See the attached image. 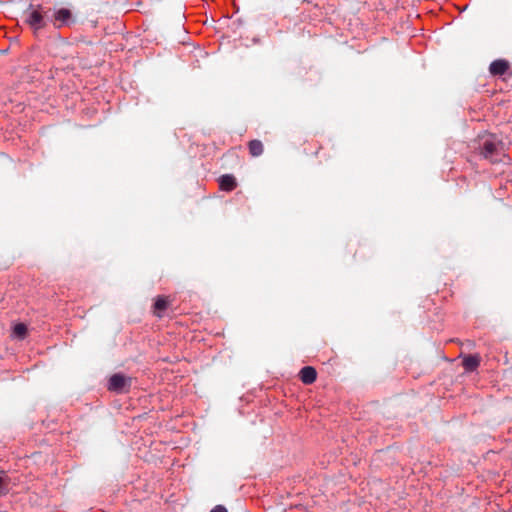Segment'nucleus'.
<instances>
[{
    "label": "nucleus",
    "instance_id": "nucleus-12",
    "mask_svg": "<svg viewBox=\"0 0 512 512\" xmlns=\"http://www.w3.org/2000/svg\"><path fill=\"white\" fill-rule=\"evenodd\" d=\"M168 302L165 297H158L154 303L155 311L158 315L167 308Z\"/></svg>",
    "mask_w": 512,
    "mask_h": 512
},
{
    "label": "nucleus",
    "instance_id": "nucleus-5",
    "mask_svg": "<svg viewBox=\"0 0 512 512\" xmlns=\"http://www.w3.org/2000/svg\"><path fill=\"white\" fill-rule=\"evenodd\" d=\"M509 68V64L506 60L498 59L490 64L489 71L494 76L504 75Z\"/></svg>",
    "mask_w": 512,
    "mask_h": 512
},
{
    "label": "nucleus",
    "instance_id": "nucleus-6",
    "mask_svg": "<svg viewBox=\"0 0 512 512\" xmlns=\"http://www.w3.org/2000/svg\"><path fill=\"white\" fill-rule=\"evenodd\" d=\"M300 379L304 384H312L317 377L316 370L311 366H305L300 370Z\"/></svg>",
    "mask_w": 512,
    "mask_h": 512
},
{
    "label": "nucleus",
    "instance_id": "nucleus-2",
    "mask_svg": "<svg viewBox=\"0 0 512 512\" xmlns=\"http://www.w3.org/2000/svg\"><path fill=\"white\" fill-rule=\"evenodd\" d=\"M50 22L56 29H61L62 27H70L73 25L75 23V17L69 9L60 8L50 15Z\"/></svg>",
    "mask_w": 512,
    "mask_h": 512
},
{
    "label": "nucleus",
    "instance_id": "nucleus-7",
    "mask_svg": "<svg viewBox=\"0 0 512 512\" xmlns=\"http://www.w3.org/2000/svg\"><path fill=\"white\" fill-rule=\"evenodd\" d=\"M219 186L223 191H232L237 186L236 179L230 174L222 175L219 178Z\"/></svg>",
    "mask_w": 512,
    "mask_h": 512
},
{
    "label": "nucleus",
    "instance_id": "nucleus-8",
    "mask_svg": "<svg viewBox=\"0 0 512 512\" xmlns=\"http://www.w3.org/2000/svg\"><path fill=\"white\" fill-rule=\"evenodd\" d=\"M479 364L480 358L476 355H469L463 359V367L468 372L476 370Z\"/></svg>",
    "mask_w": 512,
    "mask_h": 512
},
{
    "label": "nucleus",
    "instance_id": "nucleus-11",
    "mask_svg": "<svg viewBox=\"0 0 512 512\" xmlns=\"http://www.w3.org/2000/svg\"><path fill=\"white\" fill-rule=\"evenodd\" d=\"M13 334L19 339H24L27 334V327L23 323H18L13 328Z\"/></svg>",
    "mask_w": 512,
    "mask_h": 512
},
{
    "label": "nucleus",
    "instance_id": "nucleus-9",
    "mask_svg": "<svg viewBox=\"0 0 512 512\" xmlns=\"http://www.w3.org/2000/svg\"><path fill=\"white\" fill-rule=\"evenodd\" d=\"M249 152L252 156L257 157L263 153V144L259 140L249 142Z\"/></svg>",
    "mask_w": 512,
    "mask_h": 512
},
{
    "label": "nucleus",
    "instance_id": "nucleus-3",
    "mask_svg": "<svg viewBox=\"0 0 512 512\" xmlns=\"http://www.w3.org/2000/svg\"><path fill=\"white\" fill-rule=\"evenodd\" d=\"M132 379L121 373H116L109 378L108 390L121 394L129 391Z\"/></svg>",
    "mask_w": 512,
    "mask_h": 512
},
{
    "label": "nucleus",
    "instance_id": "nucleus-13",
    "mask_svg": "<svg viewBox=\"0 0 512 512\" xmlns=\"http://www.w3.org/2000/svg\"><path fill=\"white\" fill-rule=\"evenodd\" d=\"M210 512H228L223 505H216Z\"/></svg>",
    "mask_w": 512,
    "mask_h": 512
},
{
    "label": "nucleus",
    "instance_id": "nucleus-10",
    "mask_svg": "<svg viewBox=\"0 0 512 512\" xmlns=\"http://www.w3.org/2000/svg\"><path fill=\"white\" fill-rule=\"evenodd\" d=\"M9 478L5 473L0 475V496L6 495L10 491Z\"/></svg>",
    "mask_w": 512,
    "mask_h": 512
},
{
    "label": "nucleus",
    "instance_id": "nucleus-1",
    "mask_svg": "<svg viewBox=\"0 0 512 512\" xmlns=\"http://www.w3.org/2000/svg\"><path fill=\"white\" fill-rule=\"evenodd\" d=\"M51 8L43 4H30L24 12L25 22L30 28L37 32L43 29L50 22Z\"/></svg>",
    "mask_w": 512,
    "mask_h": 512
},
{
    "label": "nucleus",
    "instance_id": "nucleus-4",
    "mask_svg": "<svg viewBox=\"0 0 512 512\" xmlns=\"http://www.w3.org/2000/svg\"><path fill=\"white\" fill-rule=\"evenodd\" d=\"M497 152V145L496 143L491 139H486L483 141L482 148H481V154L485 159L490 160L492 163L499 162V159L494 158V155Z\"/></svg>",
    "mask_w": 512,
    "mask_h": 512
}]
</instances>
